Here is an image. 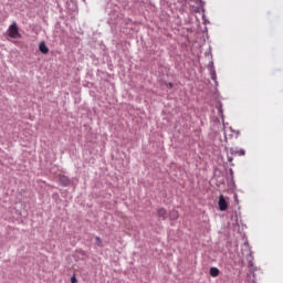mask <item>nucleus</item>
<instances>
[{
	"mask_svg": "<svg viewBox=\"0 0 283 283\" xmlns=\"http://www.w3.org/2000/svg\"><path fill=\"white\" fill-rule=\"evenodd\" d=\"M8 35L11 39H21V33H19V27H17V22H13L8 29Z\"/></svg>",
	"mask_w": 283,
	"mask_h": 283,
	"instance_id": "f257e3e1",
	"label": "nucleus"
},
{
	"mask_svg": "<svg viewBox=\"0 0 283 283\" xmlns=\"http://www.w3.org/2000/svg\"><path fill=\"white\" fill-rule=\"evenodd\" d=\"M219 211H227V209H229V202H227V199H224V196L221 195L219 197Z\"/></svg>",
	"mask_w": 283,
	"mask_h": 283,
	"instance_id": "f03ea898",
	"label": "nucleus"
},
{
	"mask_svg": "<svg viewBox=\"0 0 283 283\" xmlns=\"http://www.w3.org/2000/svg\"><path fill=\"white\" fill-rule=\"evenodd\" d=\"M39 50L40 52H42V54H48L50 52V49L48 48V45H45V42H41L39 44Z\"/></svg>",
	"mask_w": 283,
	"mask_h": 283,
	"instance_id": "7ed1b4c3",
	"label": "nucleus"
},
{
	"mask_svg": "<svg viewBox=\"0 0 283 283\" xmlns=\"http://www.w3.org/2000/svg\"><path fill=\"white\" fill-rule=\"evenodd\" d=\"M157 213L159 218H161L163 220H167V210H165V208H159L157 210Z\"/></svg>",
	"mask_w": 283,
	"mask_h": 283,
	"instance_id": "20e7f679",
	"label": "nucleus"
},
{
	"mask_svg": "<svg viewBox=\"0 0 283 283\" xmlns=\"http://www.w3.org/2000/svg\"><path fill=\"white\" fill-rule=\"evenodd\" d=\"M169 218H170V220H178V218H180V214H178L177 210H171L169 212Z\"/></svg>",
	"mask_w": 283,
	"mask_h": 283,
	"instance_id": "39448f33",
	"label": "nucleus"
},
{
	"mask_svg": "<svg viewBox=\"0 0 283 283\" xmlns=\"http://www.w3.org/2000/svg\"><path fill=\"white\" fill-rule=\"evenodd\" d=\"M210 275L211 277H218L220 275V270L218 268H211Z\"/></svg>",
	"mask_w": 283,
	"mask_h": 283,
	"instance_id": "423d86ee",
	"label": "nucleus"
},
{
	"mask_svg": "<svg viewBox=\"0 0 283 283\" xmlns=\"http://www.w3.org/2000/svg\"><path fill=\"white\" fill-rule=\"evenodd\" d=\"M60 182L64 186V187H67V185H70V179L65 176H62L60 178Z\"/></svg>",
	"mask_w": 283,
	"mask_h": 283,
	"instance_id": "0eeeda50",
	"label": "nucleus"
},
{
	"mask_svg": "<svg viewBox=\"0 0 283 283\" xmlns=\"http://www.w3.org/2000/svg\"><path fill=\"white\" fill-rule=\"evenodd\" d=\"M95 244H97V247H103V240H101L99 237H95Z\"/></svg>",
	"mask_w": 283,
	"mask_h": 283,
	"instance_id": "6e6552de",
	"label": "nucleus"
},
{
	"mask_svg": "<svg viewBox=\"0 0 283 283\" xmlns=\"http://www.w3.org/2000/svg\"><path fill=\"white\" fill-rule=\"evenodd\" d=\"M235 156H244L245 151L244 149H239L234 151Z\"/></svg>",
	"mask_w": 283,
	"mask_h": 283,
	"instance_id": "1a4fd4ad",
	"label": "nucleus"
},
{
	"mask_svg": "<svg viewBox=\"0 0 283 283\" xmlns=\"http://www.w3.org/2000/svg\"><path fill=\"white\" fill-rule=\"evenodd\" d=\"M71 283H76V276H72Z\"/></svg>",
	"mask_w": 283,
	"mask_h": 283,
	"instance_id": "9d476101",
	"label": "nucleus"
},
{
	"mask_svg": "<svg viewBox=\"0 0 283 283\" xmlns=\"http://www.w3.org/2000/svg\"><path fill=\"white\" fill-rule=\"evenodd\" d=\"M228 163H233V157H228Z\"/></svg>",
	"mask_w": 283,
	"mask_h": 283,
	"instance_id": "9b49d317",
	"label": "nucleus"
},
{
	"mask_svg": "<svg viewBox=\"0 0 283 283\" xmlns=\"http://www.w3.org/2000/svg\"><path fill=\"white\" fill-rule=\"evenodd\" d=\"M224 140L226 143L229 140V137H227V135H224Z\"/></svg>",
	"mask_w": 283,
	"mask_h": 283,
	"instance_id": "f8f14e48",
	"label": "nucleus"
},
{
	"mask_svg": "<svg viewBox=\"0 0 283 283\" xmlns=\"http://www.w3.org/2000/svg\"><path fill=\"white\" fill-rule=\"evenodd\" d=\"M169 87H174V85L171 83H169Z\"/></svg>",
	"mask_w": 283,
	"mask_h": 283,
	"instance_id": "ddd939ff",
	"label": "nucleus"
}]
</instances>
